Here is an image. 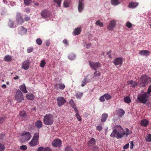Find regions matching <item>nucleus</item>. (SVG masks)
I'll return each instance as SVG.
<instances>
[{
    "label": "nucleus",
    "mask_w": 151,
    "mask_h": 151,
    "mask_svg": "<svg viewBox=\"0 0 151 151\" xmlns=\"http://www.w3.org/2000/svg\"><path fill=\"white\" fill-rule=\"evenodd\" d=\"M54 122V119L53 116L50 114L45 115L43 118V123L47 125H52Z\"/></svg>",
    "instance_id": "obj_1"
},
{
    "label": "nucleus",
    "mask_w": 151,
    "mask_h": 151,
    "mask_svg": "<svg viewBox=\"0 0 151 151\" xmlns=\"http://www.w3.org/2000/svg\"><path fill=\"white\" fill-rule=\"evenodd\" d=\"M151 78L146 75H143L139 79V86L140 87H145L148 83V80Z\"/></svg>",
    "instance_id": "obj_2"
},
{
    "label": "nucleus",
    "mask_w": 151,
    "mask_h": 151,
    "mask_svg": "<svg viewBox=\"0 0 151 151\" xmlns=\"http://www.w3.org/2000/svg\"><path fill=\"white\" fill-rule=\"evenodd\" d=\"M39 138V133H35L34 136L31 141L29 143V145L31 147H33L38 144Z\"/></svg>",
    "instance_id": "obj_3"
},
{
    "label": "nucleus",
    "mask_w": 151,
    "mask_h": 151,
    "mask_svg": "<svg viewBox=\"0 0 151 151\" xmlns=\"http://www.w3.org/2000/svg\"><path fill=\"white\" fill-rule=\"evenodd\" d=\"M15 99L17 103L21 102L24 100V97L23 94L21 91L18 89L16 92Z\"/></svg>",
    "instance_id": "obj_4"
},
{
    "label": "nucleus",
    "mask_w": 151,
    "mask_h": 151,
    "mask_svg": "<svg viewBox=\"0 0 151 151\" xmlns=\"http://www.w3.org/2000/svg\"><path fill=\"white\" fill-rule=\"evenodd\" d=\"M149 96L148 94L145 92L139 96H138L137 99L140 102H142V103L145 104L147 101V99Z\"/></svg>",
    "instance_id": "obj_5"
},
{
    "label": "nucleus",
    "mask_w": 151,
    "mask_h": 151,
    "mask_svg": "<svg viewBox=\"0 0 151 151\" xmlns=\"http://www.w3.org/2000/svg\"><path fill=\"white\" fill-rule=\"evenodd\" d=\"M21 136L24 142L28 141L31 138V134L29 132H24L21 133Z\"/></svg>",
    "instance_id": "obj_6"
},
{
    "label": "nucleus",
    "mask_w": 151,
    "mask_h": 151,
    "mask_svg": "<svg viewBox=\"0 0 151 151\" xmlns=\"http://www.w3.org/2000/svg\"><path fill=\"white\" fill-rule=\"evenodd\" d=\"M88 63L90 66L94 70H96L101 67V64L99 62H95L89 61Z\"/></svg>",
    "instance_id": "obj_7"
},
{
    "label": "nucleus",
    "mask_w": 151,
    "mask_h": 151,
    "mask_svg": "<svg viewBox=\"0 0 151 151\" xmlns=\"http://www.w3.org/2000/svg\"><path fill=\"white\" fill-rule=\"evenodd\" d=\"M112 98L111 96L108 93H106L101 96L99 98V100L101 102H104L105 100H109Z\"/></svg>",
    "instance_id": "obj_8"
},
{
    "label": "nucleus",
    "mask_w": 151,
    "mask_h": 151,
    "mask_svg": "<svg viewBox=\"0 0 151 151\" xmlns=\"http://www.w3.org/2000/svg\"><path fill=\"white\" fill-rule=\"evenodd\" d=\"M85 6L83 0H79L78 1V10L79 12H81L83 10Z\"/></svg>",
    "instance_id": "obj_9"
},
{
    "label": "nucleus",
    "mask_w": 151,
    "mask_h": 151,
    "mask_svg": "<svg viewBox=\"0 0 151 151\" xmlns=\"http://www.w3.org/2000/svg\"><path fill=\"white\" fill-rule=\"evenodd\" d=\"M61 143L62 141L60 139H56L52 141V145L54 147H60L61 146Z\"/></svg>",
    "instance_id": "obj_10"
},
{
    "label": "nucleus",
    "mask_w": 151,
    "mask_h": 151,
    "mask_svg": "<svg viewBox=\"0 0 151 151\" xmlns=\"http://www.w3.org/2000/svg\"><path fill=\"white\" fill-rule=\"evenodd\" d=\"M58 104L59 106L63 105L66 102V100L63 97H58L56 99Z\"/></svg>",
    "instance_id": "obj_11"
},
{
    "label": "nucleus",
    "mask_w": 151,
    "mask_h": 151,
    "mask_svg": "<svg viewBox=\"0 0 151 151\" xmlns=\"http://www.w3.org/2000/svg\"><path fill=\"white\" fill-rule=\"evenodd\" d=\"M122 129L121 127L119 125H116L113 127V130L110 135V136L112 137H115L116 134L117 133V129H119L120 130Z\"/></svg>",
    "instance_id": "obj_12"
},
{
    "label": "nucleus",
    "mask_w": 151,
    "mask_h": 151,
    "mask_svg": "<svg viewBox=\"0 0 151 151\" xmlns=\"http://www.w3.org/2000/svg\"><path fill=\"white\" fill-rule=\"evenodd\" d=\"M16 20L18 24H21L24 22V19L20 13H18L17 14Z\"/></svg>",
    "instance_id": "obj_13"
},
{
    "label": "nucleus",
    "mask_w": 151,
    "mask_h": 151,
    "mask_svg": "<svg viewBox=\"0 0 151 151\" xmlns=\"http://www.w3.org/2000/svg\"><path fill=\"white\" fill-rule=\"evenodd\" d=\"M50 14V12L48 10L45 9L43 10L41 13V16L45 19L49 17Z\"/></svg>",
    "instance_id": "obj_14"
},
{
    "label": "nucleus",
    "mask_w": 151,
    "mask_h": 151,
    "mask_svg": "<svg viewBox=\"0 0 151 151\" xmlns=\"http://www.w3.org/2000/svg\"><path fill=\"white\" fill-rule=\"evenodd\" d=\"M116 22L114 20H111L107 27V28L109 31H112L114 29L115 27Z\"/></svg>",
    "instance_id": "obj_15"
},
{
    "label": "nucleus",
    "mask_w": 151,
    "mask_h": 151,
    "mask_svg": "<svg viewBox=\"0 0 151 151\" xmlns=\"http://www.w3.org/2000/svg\"><path fill=\"white\" fill-rule=\"evenodd\" d=\"M54 88L57 90L60 89L63 90L65 86V85L63 84L62 83H55L54 84Z\"/></svg>",
    "instance_id": "obj_16"
},
{
    "label": "nucleus",
    "mask_w": 151,
    "mask_h": 151,
    "mask_svg": "<svg viewBox=\"0 0 151 151\" xmlns=\"http://www.w3.org/2000/svg\"><path fill=\"white\" fill-rule=\"evenodd\" d=\"M19 115L21 119L22 120H26L28 119V116L24 111H21L19 112Z\"/></svg>",
    "instance_id": "obj_17"
},
{
    "label": "nucleus",
    "mask_w": 151,
    "mask_h": 151,
    "mask_svg": "<svg viewBox=\"0 0 151 151\" xmlns=\"http://www.w3.org/2000/svg\"><path fill=\"white\" fill-rule=\"evenodd\" d=\"M123 58H122L119 57L116 58L113 61V63L115 65H121L122 63Z\"/></svg>",
    "instance_id": "obj_18"
},
{
    "label": "nucleus",
    "mask_w": 151,
    "mask_h": 151,
    "mask_svg": "<svg viewBox=\"0 0 151 151\" xmlns=\"http://www.w3.org/2000/svg\"><path fill=\"white\" fill-rule=\"evenodd\" d=\"M29 67V63L28 60L24 61L22 64V68L25 70H27Z\"/></svg>",
    "instance_id": "obj_19"
},
{
    "label": "nucleus",
    "mask_w": 151,
    "mask_h": 151,
    "mask_svg": "<svg viewBox=\"0 0 151 151\" xmlns=\"http://www.w3.org/2000/svg\"><path fill=\"white\" fill-rule=\"evenodd\" d=\"M132 133V132H129V133H126L125 131H123L122 133L118 132L117 133V135L116 136V137L117 138H121L125 134L128 135L131 134Z\"/></svg>",
    "instance_id": "obj_20"
},
{
    "label": "nucleus",
    "mask_w": 151,
    "mask_h": 151,
    "mask_svg": "<svg viewBox=\"0 0 151 151\" xmlns=\"http://www.w3.org/2000/svg\"><path fill=\"white\" fill-rule=\"evenodd\" d=\"M138 4L137 2L132 1L129 3L128 7L130 8H134L138 6Z\"/></svg>",
    "instance_id": "obj_21"
},
{
    "label": "nucleus",
    "mask_w": 151,
    "mask_h": 151,
    "mask_svg": "<svg viewBox=\"0 0 151 151\" xmlns=\"http://www.w3.org/2000/svg\"><path fill=\"white\" fill-rule=\"evenodd\" d=\"M150 53V51L146 50H141L139 52L140 55L145 56H148Z\"/></svg>",
    "instance_id": "obj_22"
},
{
    "label": "nucleus",
    "mask_w": 151,
    "mask_h": 151,
    "mask_svg": "<svg viewBox=\"0 0 151 151\" xmlns=\"http://www.w3.org/2000/svg\"><path fill=\"white\" fill-rule=\"evenodd\" d=\"M141 125L143 127H146L149 124V121L146 119H143L141 121Z\"/></svg>",
    "instance_id": "obj_23"
},
{
    "label": "nucleus",
    "mask_w": 151,
    "mask_h": 151,
    "mask_svg": "<svg viewBox=\"0 0 151 151\" xmlns=\"http://www.w3.org/2000/svg\"><path fill=\"white\" fill-rule=\"evenodd\" d=\"M27 32V29L21 26L19 29V33L21 35H23Z\"/></svg>",
    "instance_id": "obj_24"
},
{
    "label": "nucleus",
    "mask_w": 151,
    "mask_h": 151,
    "mask_svg": "<svg viewBox=\"0 0 151 151\" xmlns=\"http://www.w3.org/2000/svg\"><path fill=\"white\" fill-rule=\"evenodd\" d=\"M35 126L37 128L40 129L42 126V122L40 120L37 121L35 123Z\"/></svg>",
    "instance_id": "obj_25"
},
{
    "label": "nucleus",
    "mask_w": 151,
    "mask_h": 151,
    "mask_svg": "<svg viewBox=\"0 0 151 151\" xmlns=\"http://www.w3.org/2000/svg\"><path fill=\"white\" fill-rule=\"evenodd\" d=\"M81 31V28L78 27L76 28L73 31V33L75 35H78L80 34Z\"/></svg>",
    "instance_id": "obj_26"
},
{
    "label": "nucleus",
    "mask_w": 151,
    "mask_h": 151,
    "mask_svg": "<svg viewBox=\"0 0 151 151\" xmlns=\"http://www.w3.org/2000/svg\"><path fill=\"white\" fill-rule=\"evenodd\" d=\"M116 112L119 116L120 117H122L125 114L124 111L122 109H119L116 110Z\"/></svg>",
    "instance_id": "obj_27"
},
{
    "label": "nucleus",
    "mask_w": 151,
    "mask_h": 151,
    "mask_svg": "<svg viewBox=\"0 0 151 151\" xmlns=\"http://www.w3.org/2000/svg\"><path fill=\"white\" fill-rule=\"evenodd\" d=\"M20 89L23 93H27V91L26 90V87L24 84H23L20 86Z\"/></svg>",
    "instance_id": "obj_28"
},
{
    "label": "nucleus",
    "mask_w": 151,
    "mask_h": 151,
    "mask_svg": "<svg viewBox=\"0 0 151 151\" xmlns=\"http://www.w3.org/2000/svg\"><path fill=\"white\" fill-rule=\"evenodd\" d=\"M108 117V114L106 113H104L102 114L101 116V122H105Z\"/></svg>",
    "instance_id": "obj_29"
},
{
    "label": "nucleus",
    "mask_w": 151,
    "mask_h": 151,
    "mask_svg": "<svg viewBox=\"0 0 151 151\" xmlns=\"http://www.w3.org/2000/svg\"><path fill=\"white\" fill-rule=\"evenodd\" d=\"M95 139L93 138H92L88 141V144L89 147L92 146L95 143Z\"/></svg>",
    "instance_id": "obj_30"
},
{
    "label": "nucleus",
    "mask_w": 151,
    "mask_h": 151,
    "mask_svg": "<svg viewBox=\"0 0 151 151\" xmlns=\"http://www.w3.org/2000/svg\"><path fill=\"white\" fill-rule=\"evenodd\" d=\"M26 97L27 99L31 100H33L35 98L34 95L31 93L27 94Z\"/></svg>",
    "instance_id": "obj_31"
},
{
    "label": "nucleus",
    "mask_w": 151,
    "mask_h": 151,
    "mask_svg": "<svg viewBox=\"0 0 151 151\" xmlns=\"http://www.w3.org/2000/svg\"><path fill=\"white\" fill-rule=\"evenodd\" d=\"M111 3L112 5L116 6L119 4L120 2L119 0H111Z\"/></svg>",
    "instance_id": "obj_32"
},
{
    "label": "nucleus",
    "mask_w": 151,
    "mask_h": 151,
    "mask_svg": "<svg viewBox=\"0 0 151 151\" xmlns=\"http://www.w3.org/2000/svg\"><path fill=\"white\" fill-rule=\"evenodd\" d=\"M68 58L71 60H73L76 59V56L75 54L71 53H70L68 56Z\"/></svg>",
    "instance_id": "obj_33"
},
{
    "label": "nucleus",
    "mask_w": 151,
    "mask_h": 151,
    "mask_svg": "<svg viewBox=\"0 0 151 151\" xmlns=\"http://www.w3.org/2000/svg\"><path fill=\"white\" fill-rule=\"evenodd\" d=\"M124 101L127 103L129 104L131 102V99L129 96L124 97Z\"/></svg>",
    "instance_id": "obj_34"
},
{
    "label": "nucleus",
    "mask_w": 151,
    "mask_h": 151,
    "mask_svg": "<svg viewBox=\"0 0 151 151\" xmlns=\"http://www.w3.org/2000/svg\"><path fill=\"white\" fill-rule=\"evenodd\" d=\"M5 61L7 62H9L12 60V57L9 55H6L4 58Z\"/></svg>",
    "instance_id": "obj_35"
},
{
    "label": "nucleus",
    "mask_w": 151,
    "mask_h": 151,
    "mask_svg": "<svg viewBox=\"0 0 151 151\" xmlns=\"http://www.w3.org/2000/svg\"><path fill=\"white\" fill-rule=\"evenodd\" d=\"M128 84H131L132 86L134 87L137 85V83L135 82H134L132 80H131L128 81Z\"/></svg>",
    "instance_id": "obj_36"
},
{
    "label": "nucleus",
    "mask_w": 151,
    "mask_h": 151,
    "mask_svg": "<svg viewBox=\"0 0 151 151\" xmlns=\"http://www.w3.org/2000/svg\"><path fill=\"white\" fill-rule=\"evenodd\" d=\"M145 139L146 141L147 142H151V134H147L145 137Z\"/></svg>",
    "instance_id": "obj_37"
},
{
    "label": "nucleus",
    "mask_w": 151,
    "mask_h": 151,
    "mask_svg": "<svg viewBox=\"0 0 151 151\" xmlns=\"http://www.w3.org/2000/svg\"><path fill=\"white\" fill-rule=\"evenodd\" d=\"M83 93L77 92L75 95V96L78 99H81L83 96Z\"/></svg>",
    "instance_id": "obj_38"
},
{
    "label": "nucleus",
    "mask_w": 151,
    "mask_h": 151,
    "mask_svg": "<svg viewBox=\"0 0 151 151\" xmlns=\"http://www.w3.org/2000/svg\"><path fill=\"white\" fill-rule=\"evenodd\" d=\"M6 117L5 115L0 116V124L3 123L6 119Z\"/></svg>",
    "instance_id": "obj_39"
},
{
    "label": "nucleus",
    "mask_w": 151,
    "mask_h": 151,
    "mask_svg": "<svg viewBox=\"0 0 151 151\" xmlns=\"http://www.w3.org/2000/svg\"><path fill=\"white\" fill-rule=\"evenodd\" d=\"M65 151H74L72 147L70 145H67L65 148Z\"/></svg>",
    "instance_id": "obj_40"
},
{
    "label": "nucleus",
    "mask_w": 151,
    "mask_h": 151,
    "mask_svg": "<svg viewBox=\"0 0 151 151\" xmlns=\"http://www.w3.org/2000/svg\"><path fill=\"white\" fill-rule=\"evenodd\" d=\"M14 23L13 21L9 20L8 22V25L10 28H13L14 26Z\"/></svg>",
    "instance_id": "obj_41"
},
{
    "label": "nucleus",
    "mask_w": 151,
    "mask_h": 151,
    "mask_svg": "<svg viewBox=\"0 0 151 151\" xmlns=\"http://www.w3.org/2000/svg\"><path fill=\"white\" fill-rule=\"evenodd\" d=\"M24 4L28 6L32 2L31 0H24Z\"/></svg>",
    "instance_id": "obj_42"
},
{
    "label": "nucleus",
    "mask_w": 151,
    "mask_h": 151,
    "mask_svg": "<svg viewBox=\"0 0 151 151\" xmlns=\"http://www.w3.org/2000/svg\"><path fill=\"white\" fill-rule=\"evenodd\" d=\"M70 2L68 1H65L63 3L64 6L66 7H68L69 6Z\"/></svg>",
    "instance_id": "obj_43"
},
{
    "label": "nucleus",
    "mask_w": 151,
    "mask_h": 151,
    "mask_svg": "<svg viewBox=\"0 0 151 151\" xmlns=\"http://www.w3.org/2000/svg\"><path fill=\"white\" fill-rule=\"evenodd\" d=\"M62 1V0H54L53 2L56 3L59 7H60Z\"/></svg>",
    "instance_id": "obj_44"
},
{
    "label": "nucleus",
    "mask_w": 151,
    "mask_h": 151,
    "mask_svg": "<svg viewBox=\"0 0 151 151\" xmlns=\"http://www.w3.org/2000/svg\"><path fill=\"white\" fill-rule=\"evenodd\" d=\"M96 25H99L101 27H102L104 26L103 23L101 22L100 20H97L96 22Z\"/></svg>",
    "instance_id": "obj_45"
},
{
    "label": "nucleus",
    "mask_w": 151,
    "mask_h": 151,
    "mask_svg": "<svg viewBox=\"0 0 151 151\" xmlns=\"http://www.w3.org/2000/svg\"><path fill=\"white\" fill-rule=\"evenodd\" d=\"M75 115L77 119L79 121H81V118L80 115V114L79 113V112L76 114Z\"/></svg>",
    "instance_id": "obj_46"
},
{
    "label": "nucleus",
    "mask_w": 151,
    "mask_h": 151,
    "mask_svg": "<svg viewBox=\"0 0 151 151\" xmlns=\"http://www.w3.org/2000/svg\"><path fill=\"white\" fill-rule=\"evenodd\" d=\"M36 42L39 45H42V41L40 38H37L36 40Z\"/></svg>",
    "instance_id": "obj_47"
},
{
    "label": "nucleus",
    "mask_w": 151,
    "mask_h": 151,
    "mask_svg": "<svg viewBox=\"0 0 151 151\" xmlns=\"http://www.w3.org/2000/svg\"><path fill=\"white\" fill-rule=\"evenodd\" d=\"M87 78H84V80L82 81L81 86L83 87L85 86V84L87 83Z\"/></svg>",
    "instance_id": "obj_48"
},
{
    "label": "nucleus",
    "mask_w": 151,
    "mask_h": 151,
    "mask_svg": "<svg viewBox=\"0 0 151 151\" xmlns=\"http://www.w3.org/2000/svg\"><path fill=\"white\" fill-rule=\"evenodd\" d=\"M20 149L24 151L26 150L27 149V147L26 145H23L21 146L20 147Z\"/></svg>",
    "instance_id": "obj_49"
},
{
    "label": "nucleus",
    "mask_w": 151,
    "mask_h": 151,
    "mask_svg": "<svg viewBox=\"0 0 151 151\" xmlns=\"http://www.w3.org/2000/svg\"><path fill=\"white\" fill-rule=\"evenodd\" d=\"M46 64V62L45 60H42L40 64V66L42 68H43L44 67L45 64Z\"/></svg>",
    "instance_id": "obj_50"
},
{
    "label": "nucleus",
    "mask_w": 151,
    "mask_h": 151,
    "mask_svg": "<svg viewBox=\"0 0 151 151\" xmlns=\"http://www.w3.org/2000/svg\"><path fill=\"white\" fill-rule=\"evenodd\" d=\"M5 149V147L3 145L0 143V151H3Z\"/></svg>",
    "instance_id": "obj_51"
},
{
    "label": "nucleus",
    "mask_w": 151,
    "mask_h": 151,
    "mask_svg": "<svg viewBox=\"0 0 151 151\" xmlns=\"http://www.w3.org/2000/svg\"><path fill=\"white\" fill-rule=\"evenodd\" d=\"M126 26L128 28H131L132 26V24L129 22H128L126 23Z\"/></svg>",
    "instance_id": "obj_52"
},
{
    "label": "nucleus",
    "mask_w": 151,
    "mask_h": 151,
    "mask_svg": "<svg viewBox=\"0 0 151 151\" xmlns=\"http://www.w3.org/2000/svg\"><path fill=\"white\" fill-rule=\"evenodd\" d=\"M33 50V48L32 47H28L27 50V52L28 53H30V52L32 51Z\"/></svg>",
    "instance_id": "obj_53"
},
{
    "label": "nucleus",
    "mask_w": 151,
    "mask_h": 151,
    "mask_svg": "<svg viewBox=\"0 0 151 151\" xmlns=\"http://www.w3.org/2000/svg\"><path fill=\"white\" fill-rule=\"evenodd\" d=\"M97 71H96L94 73V76H99L101 75V73H97Z\"/></svg>",
    "instance_id": "obj_54"
},
{
    "label": "nucleus",
    "mask_w": 151,
    "mask_h": 151,
    "mask_svg": "<svg viewBox=\"0 0 151 151\" xmlns=\"http://www.w3.org/2000/svg\"><path fill=\"white\" fill-rule=\"evenodd\" d=\"M151 92V84L149 86L148 90L147 92H146L148 94H150Z\"/></svg>",
    "instance_id": "obj_55"
},
{
    "label": "nucleus",
    "mask_w": 151,
    "mask_h": 151,
    "mask_svg": "<svg viewBox=\"0 0 151 151\" xmlns=\"http://www.w3.org/2000/svg\"><path fill=\"white\" fill-rule=\"evenodd\" d=\"M51 149L49 147H46L44 149V151H51Z\"/></svg>",
    "instance_id": "obj_56"
},
{
    "label": "nucleus",
    "mask_w": 151,
    "mask_h": 151,
    "mask_svg": "<svg viewBox=\"0 0 151 151\" xmlns=\"http://www.w3.org/2000/svg\"><path fill=\"white\" fill-rule=\"evenodd\" d=\"M96 128H97V130H99V131H101L102 129V128L101 126V125H99V126H98Z\"/></svg>",
    "instance_id": "obj_57"
},
{
    "label": "nucleus",
    "mask_w": 151,
    "mask_h": 151,
    "mask_svg": "<svg viewBox=\"0 0 151 151\" xmlns=\"http://www.w3.org/2000/svg\"><path fill=\"white\" fill-rule=\"evenodd\" d=\"M5 135L3 134H0V139L2 140L4 138Z\"/></svg>",
    "instance_id": "obj_58"
},
{
    "label": "nucleus",
    "mask_w": 151,
    "mask_h": 151,
    "mask_svg": "<svg viewBox=\"0 0 151 151\" xmlns=\"http://www.w3.org/2000/svg\"><path fill=\"white\" fill-rule=\"evenodd\" d=\"M44 149L43 147H39L37 151H44Z\"/></svg>",
    "instance_id": "obj_59"
},
{
    "label": "nucleus",
    "mask_w": 151,
    "mask_h": 151,
    "mask_svg": "<svg viewBox=\"0 0 151 151\" xmlns=\"http://www.w3.org/2000/svg\"><path fill=\"white\" fill-rule=\"evenodd\" d=\"M129 143L126 144L123 147L124 149H127L129 147Z\"/></svg>",
    "instance_id": "obj_60"
},
{
    "label": "nucleus",
    "mask_w": 151,
    "mask_h": 151,
    "mask_svg": "<svg viewBox=\"0 0 151 151\" xmlns=\"http://www.w3.org/2000/svg\"><path fill=\"white\" fill-rule=\"evenodd\" d=\"M130 148L131 149H132L133 148V146H134V144H133V142L132 141H131L130 142Z\"/></svg>",
    "instance_id": "obj_61"
},
{
    "label": "nucleus",
    "mask_w": 151,
    "mask_h": 151,
    "mask_svg": "<svg viewBox=\"0 0 151 151\" xmlns=\"http://www.w3.org/2000/svg\"><path fill=\"white\" fill-rule=\"evenodd\" d=\"M63 42L65 44L68 45V41L67 40L65 39L63 41Z\"/></svg>",
    "instance_id": "obj_62"
},
{
    "label": "nucleus",
    "mask_w": 151,
    "mask_h": 151,
    "mask_svg": "<svg viewBox=\"0 0 151 151\" xmlns=\"http://www.w3.org/2000/svg\"><path fill=\"white\" fill-rule=\"evenodd\" d=\"M24 11L25 12H27V13H28L30 11V9L29 8H26L24 10Z\"/></svg>",
    "instance_id": "obj_63"
},
{
    "label": "nucleus",
    "mask_w": 151,
    "mask_h": 151,
    "mask_svg": "<svg viewBox=\"0 0 151 151\" xmlns=\"http://www.w3.org/2000/svg\"><path fill=\"white\" fill-rule=\"evenodd\" d=\"M93 150L94 151H97L98 149V147L97 146H95L93 147Z\"/></svg>",
    "instance_id": "obj_64"
}]
</instances>
